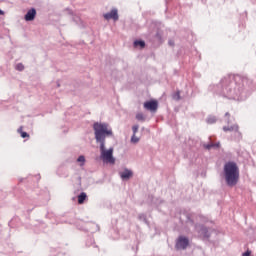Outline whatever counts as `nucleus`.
<instances>
[{
	"label": "nucleus",
	"instance_id": "6",
	"mask_svg": "<svg viewBox=\"0 0 256 256\" xmlns=\"http://www.w3.org/2000/svg\"><path fill=\"white\" fill-rule=\"evenodd\" d=\"M195 229L201 237H203L205 239L210 238L211 233H210L209 229L206 226L201 225V224L195 225Z\"/></svg>",
	"mask_w": 256,
	"mask_h": 256
},
{
	"label": "nucleus",
	"instance_id": "14",
	"mask_svg": "<svg viewBox=\"0 0 256 256\" xmlns=\"http://www.w3.org/2000/svg\"><path fill=\"white\" fill-rule=\"evenodd\" d=\"M86 200H87V193L86 192H80V194H78V204L83 205Z\"/></svg>",
	"mask_w": 256,
	"mask_h": 256
},
{
	"label": "nucleus",
	"instance_id": "7",
	"mask_svg": "<svg viewBox=\"0 0 256 256\" xmlns=\"http://www.w3.org/2000/svg\"><path fill=\"white\" fill-rule=\"evenodd\" d=\"M104 20L110 21L113 20L114 22H117L119 20V14L117 8H112L110 12L104 14Z\"/></svg>",
	"mask_w": 256,
	"mask_h": 256
},
{
	"label": "nucleus",
	"instance_id": "18",
	"mask_svg": "<svg viewBox=\"0 0 256 256\" xmlns=\"http://www.w3.org/2000/svg\"><path fill=\"white\" fill-rule=\"evenodd\" d=\"M224 117H225V123H226L227 125L232 124L231 114H230L229 112H226L225 115H224Z\"/></svg>",
	"mask_w": 256,
	"mask_h": 256
},
{
	"label": "nucleus",
	"instance_id": "28",
	"mask_svg": "<svg viewBox=\"0 0 256 256\" xmlns=\"http://www.w3.org/2000/svg\"><path fill=\"white\" fill-rule=\"evenodd\" d=\"M4 15V11L0 9V16Z\"/></svg>",
	"mask_w": 256,
	"mask_h": 256
},
{
	"label": "nucleus",
	"instance_id": "5",
	"mask_svg": "<svg viewBox=\"0 0 256 256\" xmlns=\"http://www.w3.org/2000/svg\"><path fill=\"white\" fill-rule=\"evenodd\" d=\"M190 241L189 238L183 235L178 236L176 243H175V249L176 250H186L189 246Z\"/></svg>",
	"mask_w": 256,
	"mask_h": 256
},
{
	"label": "nucleus",
	"instance_id": "16",
	"mask_svg": "<svg viewBox=\"0 0 256 256\" xmlns=\"http://www.w3.org/2000/svg\"><path fill=\"white\" fill-rule=\"evenodd\" d=\"M207 124H215L217 122L216 116H208L206 119Z\"/></svg>",
	"mask_w": 256,
	"mask_h": 256
},
{
	"label": "nucleus",
	"instance_id": "1",
	"mask_svg": "<svg viewBox=\"0 0 256 256\" xmlns=\"http://www.w3.org/2000/svg\"><path fill=\"white\" fill-rule=\"evenodd\" d=\"M251 85L252 80L246 76L228 74L220 80L218 94L228 99L244 101L248 97L246 89Z\"/></svg>",
	"mask_w": 256,
	"mask_h": 256
},
{
	"label": "nucleus",
	"instance_id": "3",
	"mask_svg": "<svg viewBox=\"0 0 256 256\" xmlns=\"http://www.w3.org/2000/svg\"><path fill=\"white\" fill-rule=\"evenodd\" d=\"M94 129V138L96 143L100 145H106V138L113 137V130L108 123L94 122L92 126Z\"/></svg>",
	"mask_w": 256,
	"mask_h": 256
},
{
	"label": "nucleus",
	"instance_id": "11",
	"mask_svg": "<svg viewBox=\"0 0 256 256\" xmlns=\"http://www.w3.org/2000/svg\"><path fill=\"white\" fill-rule=\"evenodd\" d=\"M222 130L225 133H227V132H235V131L240 130V127H239L238 124H233V125L223 126Z\"/></svg>",
	"mask_w": 256,
	"mask_h": 256
},
{
	"label": "nucleus",
	"instance_id": "9",
	"mask_svg": "<svg viewBox=\"0 0 256 256\" xmlns=\"http://www.w3.org/2000/svg\"><path fill=\"white\" fill-rule=\"evenodd\" d=\"M132 177H133V171L128 168H124V171L120 172V178H122V181H128Z\"/></svg>",
	"mask_w": 256,
	"mask_h": 256
},
{
	"label": "nucleus",
	"instance_id": "29",
	"mask_svg": "<svg viewBox=\"0 0 256 256\" xmlns=\"http://www.w3.org/2000/svg\"><path fill=\"white\" fill-rule=\"evenodd\" d=\"M168 44H169L170 46H173V45H174V43H173L172 41H169Z\"/></svg>",
	"mask_w": 256,
	"mask_h": 256
},
{
	"label": "nucleus",
	"instance_id": "23",
	"mask_svg": "<svg viewBox=\"0 0 256 256\" xmlns=\"http://www.w3.org/2000/svg\"><path fill=\"white\" fill-rule=\"evenodd\" d=\"M77 161H78L79 163H82V164H80V166H83L84 163H85V156H84V155L78 156Z\"/></svg>",
	"mask_w": 256,
	"mask_h": 256
},
{
	"label": "nucleus",
	"instance_id": "20",
	"mask_svg": "<svg viewBox=\"0 0 256 256\" xmlns=\"http://www.w3.org/2000/svg\"><path fill=\"white\" fill-rule=\"evenodd\" d=\"M136 120H138L140 122H145L146 118L143 113H138V114H136Z\"/></svg>",
	"mask_w": 256,
	"mask_h": 256
},
{
	"label": "nucleus",
	"instance_id": "21",
	"mask_svg": "<svg viewBox=\"0 0 256 256\" xmlns=\"http://www.w3.org/2000/svg\"><path fill=\"white\" fill-rule=\"evenodd\" d=\"M138 220H140V221H142V222L147 224V217H146V215L144 213L138 214Z\"/></svg>",
	"mask_w": 256,
	"mask_h": 256
},
{
	"label": "nucleus",
	"instance_id": "17",
	"mask_svg": "<svg viewBox=\"0 0 256 256\" xmlns=\"http://www.w3.org/2000/svg\"><path fill=\"white\" fill-rule=\"evenodd\" d=\"M181 92L180 90H177L173 95H172V99L175 101H180L181 100Z\"/></svg>",
	"mask_w": 256,
	"mask_h": 256
},
{
	"label": "nucleus",
	"instance_id": "27",
	"mask_svg": "<svg viewBox=\"0 0 256 256\" xmlns=\"http://www.w3.org/2000/svg\"><path fill=\"white\" fill-rule=\"evenodd\" d=\"M67 11H68V13H69L70 15H73V12H72V10H70V9H67Z\"/></svg>",
	"mask_w": 256,
	"mask_h": 256
},
{
	"label": "nucleus",
	"instance_id": "4",
	"mask_svg": "<svg viewBox=\"0 0 256 256\" xmlns=\"http://www.w3.org/2000/svg\"><path fill=\"white\" fill-rule=\"evenodd\" d=\"M114 148L110 147L108 150L106 149V144L100 145V158L102 161L110 164H115V158L113 157Z\"/></svg>",
	"mask_w": 256,
	"mask_h": 256
},
{
	"label": "nucleus",
	"instance_id": "15",
	"mask_svg": "<svg viewBox=\"0 0 256 256\" xmlns=\"http://www.w3.org/2000/svg\"><path fill=\"white\" fill-rule=\"evenodd\" d=\"M145 46H146V43H145L144 40H136V41L134 42V48L140 47V49H144Z\"/></svg>",
	"mask_w": 256,
	"mask_h": 256
},
{
	"label": "nucleus",
	"instance_id": "22",
	"mask_svg": "<svg viewBox=\"0 0 256 256\" xmlns=\"http://www.w3.org/2000/svg\"><path fill=\"white\" fill-rule=\"evenodd\" d=\"M15 69H16L17 71H19V72H22V71H24L25 67H24L23 63H18V64L16 65Z\"/></svg>",
	"mask_w": 256,
	"mask_h": 256
},
{
	"label": "nucleus",
	"instance_id": "25",
	"mask_svg": "<svg viewBox=\"0 0 256 256\" xmlns=\"http://www.w3.org/2000/svg\"><path fill=\"white\" fill-rule=\"evenodd\" d=\"M131 141L132 143L137 144L139 143V138L136 135H132Z\"/></svg>",
	"mask_w": 256,
	"mask_h": 256
},
{
	"label": "nucleus",
	"instance_id": "19",
	"mask_svg": "<svg viewBox=\"0 0 256 256\" xmlns=\"http://www.w3.org/2000/svg\"><path fill=\"white\" fill-rule=\"evenodd\" d=\"M22 130H23V127L21 126V127L18 129V133L21 134V137H22L23 139L29 138V134H28L27 132H25V131H22Z\"/></svg>",
	"mask_w": 256,
	"mask_h": 256
},
{
	"label": "nucleus",
	"instance_id": "12",
	"mask_svg": "<svg viewBox=\"0 0 256 256\" xmlns=\"http://www.w3.org/2000/svg\"><path fill=\"white\" fill-rule=\"evenodd\" d=\"M202 146H203V148H204L205 150L210 151V150L213 149V148H214V149L220 148V142H216V143L211 142V143H208V144H203Z\"/></svg>",
	"mask_w": 256,
	"mask_h": 256
},
{
	"label": "nucleus",
	"instance_id": "10",
	"mask_svg": "<svg viewBox=\"0 0 256 256\" xmlns=\"http://www.w3.org/2000/svg\"><path fill=\"white\" fill-rule=\"evenodd\" d=\"M37 11L35 8H31L25 15L26 22H32L36 18Z\"/></svg>",
	"mask_w": 256,
	"mask_h": 256
},
{
	"label": "nucleus",
	"instance_id": "8",
	"mask_svg": "<svg viewBox=\"0 0 256 256\" xmlns=\"http://www.w3.org/2000/svg\"><path fill=\"white\" fill-rule=\"evenodd\" d=\"M144 109L150 112H156L158 109V101L150 100V101L144 102Z\"/></svg>",
	"mask_w": 256,
	"mask_h": 256
},
{
	"label": "nucleus",
	"instance_id": "24",
	"mask_svg": "<svg viewBox=\"0 0 256 256\" xmlns=\"http://www.w3.org/2000/svg\"><path fill=\"white\" fill-rule=\"evenodd\" d=\"M138 130H139V125H134V126H132V132L134 133V134H132V135H136L137 132H138Z\"/></svg>",
	"mask_w": 256,
	"mask_h": 256
},
{
	"label": "nucleus",
	"instance_id": "26",
	"mask_svg": "<svg viewBox=\"0 0 256 256\" xmlns=\"http://www.w3.org/2000/svg\"><path fill=\"white\" fill-rule=\"evenodd\" d=\"M252 251L247 249L245 252H243L242 256H252Z\"/></svg>",
	"mask_w": 256,
	"mask_h": 256
},
{
	"label": "nucleus",
	"instance_id": "2",
	"mask_svg": "<svg viewBox=\"0 0 256 256\" xmlns=\"http://www.w3.org/2000/svg\"><path fill=\"white\" fill-rule=\"evenodd\" d=\"M223 174L225 183L228 187H235L240 178V170L236 162L228 161L224 164Z\"/></svg>",
	"mask_w": 256,
	"mask_h": 256
},
{
	"label": "nucleus",
	"instance_id": "13",
	"mask_svg": "<svg viewBox=\"0 0 256 256\" xmlns=\"http://www.w3.org/2000/svg\"><path fill=\"white\" fill-rule=\"evenodd\" d=\"M242 139H243L242 132L239 129L235 130L234 135H233V140L235 142H240V140H242Z\"/></svg>",
	"mask_w": 256,
	"mask_h": 256
}]
</instances>
